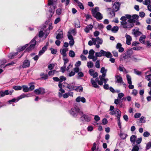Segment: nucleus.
<instances>
[{
  "label": "nucleus",
  "mask_w": 151,
  "mask_h": 151,
  "mask_svg": "<svg viewBox=\"0 0 151 151\" xmlns=\"http://www.w3.org/2000/svg\"><path fill=\"white\" fill-rule=\"evenodd\" d=\"M70 112V114L75 117H77L78 114L81 115L83 114V112L77 106L72 108Z\"/></svg>",
  "instance_id": "nucleus-1"
},
{
  "label": "nucleus",
  "mask_w": 151,
  "mask_h": 151,
  "mask_svg": "<svg viewBox=\"0 0 151 151\" xmlns=\"http://www.w3.org/2000/svg\"><path fill=\"white\" fill-rule=\"evenodd\" d=\"M57 0H48L47 5L50 6L49 12L51 14H52L54 12L55 9L56 8V5Z\"/></svg>",
  "instance_id": "nucleus-2"
},
{
  "label": "nucleus",
  "mask_w": 151,
  "mask_h": 151,
  "mask_svg": "<svg viewBox=\"0 0 151 151\" xmlns=\"http://www.w3.org/2000/svg\"><path fill=\"white\" fill-rule=\"evenodd\" d=\"M99 8L96 7L92 10V14L93 16L98 19L101 20L103 18V16L101 14L98 12Z\"/></svg>",
  "instance_id": "nucleus-3"
},
{
  "label": "nucleus",
  "mask_w": 151,
  "mask_h": 151,
  "mask_svg": "<svg viewBox=\"0 0 151 151\" xmlns=\"http://www.w3.org/2000/svg\"><path fill=\"white\" fill-rule=\"evenodd\" d=\"M95 56L96 57H101L102 56H105L108 58L112 57L111 53L109 52H106L103 50H101L99 52H96L95 53Z\"/></svg>",
  "instance_id": "nucleus-4"
},
{
  "label": "nucleus",
  "mask_w": 151,
  "mask_h": 151,
  "mask_svg": "<svg viewBox=\"0 0 151 151\" xmlns=\"http://www.w3.org/2000/svg\"><path fill=\"white\" fill-rule=\"evenodd\" d=\"M120 23L121 26L125 29L131 28L134 26V24L129 22V20L127 21H121Z\"/></svg>",
  "instance_id": "nucleus-5"
},
{
  "label": "nucleus",
  "mask_w": 151,
  "mask_h": 151,
  "mask_svg": "<svg viewBox=\"0 0 151 151\" xmlns=\"http://www.w3.org/2000/svg\"><path fill=\"white\" fill-rule=\"evenodd\" d=\"M115 78H116L115 82L116 83H122L124 86V87H125L126 86V84L123 81V80L122 77L119 75H116L115 76Z\"/></svg>",
  "instance_id": "nucleus-6"
},
{
  "label": "nucleus",
  "mask_w": 151,
  "mask_h": 151,
  "mask_svg": "<svg viewBox=\"0 0 151 151\" xmlns=\"http://www.w3.org/2000/svg\"><path fill=\"white\" fill-rule=\"evenodd\" d=\"M81 116L80 118L82 119V121L85 120L86 122H89L91 120V116L87 114H81Z\"/></svg>",
  "instance_id": "nucleus-7"
},
{
  "label": "nucleus",
  "mask_w": 151,
  "mask_h": 151,
  "mask_svg": "<svg viewBox=\"0 0 151 151\" xmlns=\"http://www.w3.org/2000/svg\"><path fill=\"white\" fill-rule=\"evenodd\" d=\"M34 92L37 95H42L43 94L45 93V90L43 88H40L38 89H35Z\"/></svg>",
  "instance_id": "nucleus-8"
},
{
  "label": "nucleus",
  "mask_w": 151,
  "mask_h": 151,
  "mask_svg": "<svg viewBox=\"0 0 151 151\" xmlns=\"http://www.w3.org/2000/svg\"><path fill=\"white\" fill-rule=\"evenodd\" d=\"M121 4L118 2H116L112 6V10L116 12L118 11L120 7Z\"/></svg>",
  "instance_id": "nucleus-9"
},
{
  "label": "nucleus",
  "mask_w": 151,
  "mask_h": 151,
  "mask_svg": "<svg viewBox=\"0 0 151 151\" xmlns=\"http://www.w3.org/2000/svg\"><path fill=\"white\" fill-rule=\"evenodd\" d=\"M139 18V16L138 15L134 14L132 16V19L129 20V21L134 24L136 21H138Z\"/></svg>",
  "instance_id": "nucleus-10"
},
{
  "label": "nucleus",
  "mask_w": 151,
  "mask_h": 151,
  "mask_svg": "<svg viewBox=\"0 0 151 151\" xmlns=\"http://www.w3.org/2000/svg\"><path fill=\"white\" fill-rule=\"evenodd\" d=\"M30 62L27 60H25L24 61L22 65L23 68H26L29 67L30 66Z\"/></svg>",
  "instance_id": "nucleus-11"
},
{
  "label": "nucleus",
  "mask_w": 151,
  "mask_h": 151,
  "mask_svg": "<svg viewBox=\"0 0 151 151\" xmlns=\"http://www.w3.org/2000/svg\"><path fill=\"white\" fill-rule=\"evenodd\" d=\"M57 35L56 38L58 40H60L63 37V33L62 31L58 30L57 31Z\"/></svg>",
  "instance_id": "nucleus-12"
},
{
  "label": "nucleus",
  "mask_w": 151,
  "mask_h": 151,
  "mask_svg": "<svg viewBox=\"0 0 151 151\" xmlns=\"http://www.w3.org/2000/svg\"><path fill=\"white\" fill-rule=\"evenodd\" d=\"M125 37L126 38V43L128 45H130L131 44V41L132 40L131 37L127 34H126Z\"/></svg>",
  "instance_id": "nucleus-13"
},
{
  "label": "nucleus",
  "mask_w": 151,
  "mask_h": 151,
  "mask_svg": "<svg viewBox=\"0 0 151 151\" xmlns=\"http://www.w3.org/2000/svg\"><path fill=\"white\" fill-rule=\"evenodd\" d=\"M68 51V48H65L60 50V52L63 55V57H65L67 55L66 52Z\"/></svg>",
  "instance_id": "nucleus-14"
},
{
  "label": "nucleus",
  "mask_w": 151,
  "mask_h": 151,
  "mask_svg": "<svg viewBox=\"0 0 151 151\" xmlns=\"http://www.w3.org/2000/svg\"><path fill=\"white\" fill-rule=\"evenodd\" d=\"M120 58V60L121 61L125 60L129 58L125 52L121 55Z\"/></svg>",
  "instance_id": "nucleus-15"
},
{
  "label": "nucleus",
  "mask_w": 151,
  "mask_h": 151,
  "mask_svg": "<svg viewBox=\"0 0 151 151\" xmlns=\"http://www.w3.org/2000/svg\"><path fill=\"white\" fill-rule=\"evenodd\" d=\"M76 101L78 102H80L81 101L83 103H84L86 102V100L84 97H82L81 98V96H79L76 99Z\"/></svg>",
  "instance_id": "nucleus-16"
},
{
  "label": "nucleus",
  "mask_w": 151,
  "mask_h": 151,
  "mask_svg": "<svg viewBox=\"0 0 151 151\" xmlns=\"http://www.w3.org/2000/svg\"><path fill=\"white\" fill-rule=\"evenodd\" d=\"M93 28V25L91 24H90L87 25L86 27L84 29V30L86 33H88L89 32L90 30L92 29Z\"/></svg>",
  "instance_id": "nucleus-17"
},
{
  "label": "nucleus",
  "mask_w": 151,
  "mask_h": 151,
  "mask_svg": "<svg viewBox=\"0 0 151 151\" xmlns=\"http://www.w3.org/2000/svg\"><path fill=\"white\" fill-rule=\"evenodd\" d=\"M47 46H45L43 47L42 49L40 50L38 54V55L40 56L42 55L47 50Z\"/></svg>",
  "instance_id": "nucleus-18"
},
{
  "label": "nucleus",
  "mask_w": 151,
  "mask_h": 151,
  "mask_svg": "<svg viewBox=\"0 0 151 151\" xmlns=\"http://www.w3.org/2000/svg\"><path fill=\"white\" fill-rule=\"evenodd\" d=\"M125 53L129 58H131V57L133 53L132 49H128L127 51L125 52Z\"/></svg>",
  "instance_id": "nucleus-19"
},
{
  "label": "nucleus",
  "mask_w": 151,
  "mask_h": 151,
  "mask_svg": "<svg viewBox=\"0 0 151 151\" xmlns=\"http://www.w3.org/2000/svg\"><path fill=\"white\" fill-rule=\"evenodd\" d=\"M91 82L93 87L96 88H99V86L94 81L93 79H91Z\"/></svg>",
  "instance_id": "nucleus-20"
},
{
  "label": "nucleus",
  "mask_w": 151,
  "mask_h": 151,
  "mask_svg": "<svg viewBox=\"0 0 151 151\" xmlns=\"http://www.w3.org/2000/svg\"><path fill=\"white\" fill-rule=\"evenodd\" d=\"M133 31L134 32V35L136 37L142 34L141 32L138 30L134 29L133 30Z\"/></svg>",
  "instance_id": "nucleus-21"
},
{
  "label": "nucleus",
  "mask_w": 151,
  "mask_h": 151,
  "mask_svg": "<svg viewBox=\"0 0 151 151\" xmlns=\"http://www.w3.org/2000/svg\"><path fill=\"white\" fill-rule=\"evenodd\" d=\"M136 139L137 137L135 135H132L131 136L130 138V141L132 142L133 143V144H134Z\"/></svg>",
  "instance_id": "nucleus-22"
},
{
  "label": "nucleus",
  "mask_w": 151,
  "mask_h": 151,
  "mask_svg": "<svg viewBox=\"0 0 151 151\" xmlns=\"http://www.w3.org/2000/svg\"><path fill=\"white\" fill-rule=\"evenodd\" d=\"M146 36L145 35H142L141 36L139 39V41L141 43L144 44L145 43V39Z\"/></svg>",
  "instance_id": "nucleus-23"
},
{
  "label": "nucleus",
  "mask_w": 151,
  "mask_h": 151,
  "mask_svg": "<svg viewBox=\"0 0 151 151\" xmlns=\"http://www.w3.org/2000/svg\"><path fill=\"white\" fill-rule=\"evenodd\" d=\"M131 59L134 62H137L139 60V59L137 58V56L136 55L132 56L131 57Z\"/></svg>",
  "instance_id": "nucleus-24"
},
{
  "label": "nucleus",
  "mask_w": 151,
  "mask_h": 151,
  "mask_svg": "<svg viewBox=\"0 0 151 151\" xmlns=\"http://www.w3.org/2000/svg\"><path fill=\"white\" fill-rule=\"evenodd\" d=\"M116 111L117 112V114L116 116V117H117V119L118 120H120V118L121 116V112L118 109H116Z\"/></svg>",
  "instance_id": "nucleus-25"
},
{
  "label": "nucleus",
  "mask_w": 151,
  "mask_h": 151,
  "mask_svg": "<svg viewBox=\"0 0 151 151\" xmlns=\"http://www.w3.org/2000/svg\"><path fill=\"white\" fill-rule=\"evenodd\" d=\"M37 37V36H36L30 42V44H31L32 45H34V46H35L36 42L35 39Z\"/></svg>",
  "instance_id": "nucleus-26"
},
{
  "label": "nucleus",
  "mask_w": 151,
  "mask_h": 151,
  "mask_svg": "<svg viewBox=\"0 0 151 151\" xmlns=\"http://www.w3.org/2000/svg\"><path fill=\"white\" fill-rule=\"evenodd\" d=\"M126 77L128 84H132V82L131 76L128 74H127L126 76Z\"/></svg>",
  "instance_id": "nucleus-27"
},
{
  "label": "nucleus",
  "mask_w": 151,
  "mask_h": 151,
  "mask_svg": "<svg viewBox=\"0 0 151 151\" xmlns=\"http://www.w3.org/2000/svg\"><path fill=\"white\" fill-rule=\"evenodd\" d=\"M23 91L25 92H28L29 91V88L26 86L23 85L22 86Z\"/></svg>",
  "instance_id": "nucleus-28"
},
{
  "label": "nucleus",
  "mask_w": 151,
  "mask_h": 151,
  "mask_svg": "<svg viewBox=\"0 0 151 151\" xmlns=\"http://www.w3.org/2000/svg\"><path fill=\"white\" fill-rule=\"evenodd\" d=\"M76 3L77 4L78 6L79 7L80 9H84V7L82 4L78 1H77Z\"/></svg>",
  "instance_id": "nucleus-29"
},
{
  "label": "nucleus",
  "mask_w": 151,
  "mask_h": 151,
  "mask_svg": "<svg viewBox=\"0 0 151 151\" xmlns=\"http://www.w3.org/2000/svg\"><path fill=\"white\" fill-rule=\"evenodd\" d=\"M119 28L117 26H114L111 29L112 32L114 33L116 32L118 30Z\"/></svg>",
  "instance_id": "nucleus-30"
},
{
  "label": "nucleus",
  "mask_w": 151,
  "mask_h": 151,
  "mask_svg": "<svg viewBox=\"0 0 151 151\" xmlns=\"http://www.w3.org/2000/svg\"><path fill=\"white\" fill-rule=\"evenodd\" d=\"M69 55L70 57L73 58L75 56V53L73 51L70 50L69 52Z\"/></svg>",
  "instance_id": "nucleus-31"
},
{
  "label": "nucleus",
  "mask_w": 151,
  "mask_h": 151,
  "mask_svg": "<svg viewBox=\"0 0 151 151\" xmlns=\"http://www.w3.org/2000/svg\"><path fill=\"white\" fill-rule=\"evenodd\" d=\"M30 46L26 49V51H28L30 50H31L33 49H34L35 47L34 45H32L31 44H30Z\"/></svg>",
  "instance_id": "nucleus-32"
},
{
  "label": "nucleus",
  "mask_w": 151,
  "mask_h": 151,
  "mask_svg": "<svg viewBox=\"0 0 151 151\" xmlns=\"http://www.w3.org/2000/svg\"><path fill=\"white\" fill-rule=\"evenodd\" d=\"M68 89L70 90V91L76 89H77L76 87L73 85H72L71 84H69V86Z\"/></svg>",
  "instance_id": "nucleus-33"
},
{
  "label": "nucleus",
  "mask_w": 151,
  "mask_h": 151,
  "mask_svg": "<svg viewBox=\"0 0 151 151\" xmlns=\"http://www.w3.org/2000/svg\"><path fill=\"white\" fill-rule=\"evenodd\" d=\"M139 149V147L138 145H135L133 146L132 151H138Z\"/></svg>",
  "instance_id": "nucleus-34"
},
{
  "label": "nucleus",
  "mask_w": 151,
  "mask_h": 151,
  "mask_svg": "<svg viewBox=\"0 0 151 151\" xmlns=\"http://www.w3.org/2000/svg\"><path fill=\"white\" fill-rule=\"evenodd\" d=\"M97 42L99 44L101 45L103 42V40L101 39L99 37H97Z\"/></svg>",
  "instance_id": "nucleus-35"
},
{
  "label": "nucleus",
  "mask_w": 151,
  "mask_h": 151,
  "mask_svg": "<svg viewBox=\"0 0 151 151\" xmlns=\"http://www.w3.org/2000/svg\"><path fill=\"white\" fill-rule=\"evenodd\" d=\"M29 85L30 86L29 88V90L31 91H32L35 88V86L34 85V83H30Z\"/></svg>",
  "instance_id": "nucleus-36"
},
{
  "label": "nucleus",
  "mask_w": 151,
  "mask_h": 151,
  "mask_svg": "<svg viewBox=\"0 0 151 151\" xmlns=\"http://www.w3.org/2000/svg\"><path fill=\"white\" fill-rule=\"evenodd\" d=\"M87 66L89 68H92L93 66V64L91 61H89L87 63Z\"/></svg>",
  "instance_id": "nucleus-37"
},
{
  "label": "nucleus",
  "mask_w": 151,
  "mask_h": 151,
  "mask_svg": "<svg viewBox=\"0 0 151 151\" xmlns=\"http://www.w3.org/2000/svg\"><path fill=\"white\" fill-rule=\"evenodd\" d=\"M17 54V52L11 53L9 55L8 57L10 58H12L13 57L16 55Z\"/></svg>",
  "instance_id": "nucleus-38"
},
{
  "label": "nucleus",
  "mask_w": 151,
  "mask_h": 151,
  "mask_svg": "<svg viewBox=\"0 0 151 151\" xmlns=\"http://www.w3.org/2000/svg\"><path fill=\"white\" fill-rule=\"evenodd\" d=\"M60 82H59L62 83L63 81H65L66 80V78L63 76H62L60 77Z\"/></svg>",
  "instance_id": "nucleus-39"
},
{
  "label": "nucleus",
  "mask_w": 151,
  "mask_h": 151,
  "mask_svg": "<svg viewBox=\"0 0 151 151\" xmlns=\"http://www.w3.org/2000/svg\"><path fill=\"white\" fill-rule=\"evenodd\" d=\"M55 71L56 70H50L49 72L48 73V75L50 76L53 75L55 73Z\"/></svg>",
  "instance_id": "nucleus-40"
},
{
  "label": "nucleus",
  "mask_w": 151,
  "mask_h": 151,
  "mask_svg": "<svg viewBox=\"0 0 151 151\" xmlns=\"http://www.w3.org/2000/svg\"><path fill=\"white\" fill-rule=\"evenodd\" d=\"M13 88L16 90H19L22 89V87L19 86H14Z\"/></svg>",
  "instance_id": "nucleus-41"
},
{
  "label": "nucleus",
  "mask_w": 151,
  "mask_h": 151,
  "mask_svg": "<svg viewBox=\"0 0 151 151\" xmlns=\"http://www.w3.org/2000/svg\"><path fill=\"white\" fill-rule=\"evenodd\" d=\"M95 67L98 68H100V61L99 60H97L96 61L95 63Z\"/></svg>",
  "instance_id": "nucleus-42"
},
{
  "label": "nucleus",
  "mask_w": 151,
  "mask_h": 151,
  "mask_svg": "<svg viewBox=\"0 0 151 151\" xmlns=\"http://www.w3.org/2000/svg\"><path fill=\"white\" fill-rule=\"evenodd\" d=\"M145 78L148 81L151 80V74H149L148 75H147L145 76Z\"/></svg>",
  "instance_id": "nucleus-43"
},
{
  "label": "nucleus",
  "mask_w": 151,
  "mask_h": 151,
  "mask_svg": "<svg viewBox=\"0 0 151 151\" xmlns=\"http://www.w3.org/2000/svg\"><path fill=\"white\" fill-rule=\"evenodd\" d=\"M134 73L136 75H140L142 73L140 71L136 69H134Z\"/></svg>",
  "instance_id": "nucleus-44"
},
{
  "label": "nucleus",
  "mask_w": 151,
  "mask_h": 151,
  "mask_svg": "<svg viewBox=\"0 0 151 151\" xmlns=\"http://www.w3.org/2000/svg\"><path fill=\"white\" fill-rule=\"evenodd\" d=\"M55 66L54 64H50L48 66V68L49 70H51L53 69Z\"/></svg>",
  "instance_id": "nucleus-45"
},
{
  "label": "nucleus",
  "mask_w": 151,
  "mask_h": 151,
  "mask_svg": "<svg viewBox=\"0 0 151 151\" xmlns=\"http://www.w3.org/2000/svg\"><path fill=\"white\" fill-rule=\"evenodd\" d=\"M151 2V0H145L143 2V3L145 5H147L148 4H150Z\"/></svg>",
  "instance_id": "nucleus-46"
},
{
  "label": "nucleus",
  "mask_w": 151,
  "mask_h": 151,
  "mask_svg": "<svg viewBox=\"0 0 151 151\" xmlns=\"http://www.w3.org/2000/svg\"><path fill=\"white\" fill-rule=\"evenodd\" d=\"M145 117L142 116L140 119H139V120L140 121V123H145Z\"/></svg>",
  "instance_id": "nucleus-47"
},
{
  "label": "nucleus",
  "mask_w": 151,
  "mask_h": 151,
  "mask_svg": "<svg viewBox=\"0 0 151 151\" xmlns=\"http://www.w3.org/2000/svg\"><path fill=\"white\" fill-rule=\"evenodd\" d=\"M56 14L59 15H60L62 13V10L61 9L59 8L57 9L56 11Z\"/></svg>",
  "instance_id": "nucleus-48"
},
{
  "label": "nucleus",
  "mask_w": 151,
  "mask_h": 151,
  "mask_svg": "<svg viewBox=\"0 0 151 151\" xmlns=\"http://www.w3.org/2000/svg\"><path fill=\"white\" fill-rule=\"evenodd\" d=\"M50 50L51 51V53L53 54H55L56 53L57 50H56L55 49L52 48H51L50 49Z\"/></svg>",
  "instance_id": "nucleus-49"
},
{
  "label": "nucleus",
  "mask_w": 151,
  "mask_h": 151,
  "mask_svg": "<svg viewBox=\"0 0 151 151\" xmlns=\"http://www.w3.org/2000/svg\"><path fill=\"white\" fill-rule=\"evenodd\" d=\"M139 15L140 17L143 18L145 17V14L144 12H139Z\"/></svg>",
  "instance_id": "nucleus-50"
},
{
  "label": "nucleus",
  "mask_w": 151,
  "mask_h": 151,
  "mask_svg": "<svg viewBox=\"0 0 151 151\" xmlns=\"http://www.w3.org/2000/svg\"><path fill=\"white\" fill-rule=\"evenodd\" d=\"M107 71V70L106 69H105L104 67L101 68V73H106Z\"/></svg>",
  "instance_id": "nucleus-51"
},
{
  "label": "nucleus",
  "mask_w": 151,
  "mask_h": 151,
  "mask_svg": "<svg viewBox=\"0 0 151 151\" xmlns=\"http://www.w3.org/2000/svg\"><path fill=\"white\" fill-rule=\"evenodd\" d=\"M28 44H27L25 45L23 47H22L21 48L19 49V50L20 51H22L24 50L26 47H27L28 46Z\"/></svg>",
  "instance_id": "nucleus-52"
},
{
  "label": "nucleus",
  "mask_w": 151,
  "mask_h": 151,
  "mask_svg": "<svg viewBox=\"0 0 151 151\" xmlns=\"http://www.w3.org/2000/svg\"><path fill=\"white\" fill-rule=\"evenodd\" d=\"M25 94H23L20 95L19 97H18L17 99V101H18L19 99H21L22 98H25Z\"/></svg>",
  "instance_id": "nucleus-53"
},
{
  "label": "nucleus",
  "mask_w": 151,
  "mask_h": 151,
  "mask_svg": "<svg viewBox=\"0 0 151 151\" xmlns=\"http://www.w3.org/2000/svg\"><path fill=\"white\" fill-rule=\"evenodd\" d=\"M124 66L122 65H119V70L121 72H123L124 70Z\"/></svg>",
  "instance_id": "nucleus-54"
},
{
  "label": "nucleus",
  "mask_w": 151,
  "mask_h": 151,
  "mask_svg": "<svg viewBox=\"0 0 151 151\" xmlns=\"http://www.w3.org/2000/svg\"><path fill=\"white\" fill-rule=\"evenodd\" d=\"M142 137H140L137 138L136 140V143L137 144H139L142 142Z\"/></svg>",
  "instance_id": "nucleus-55"
},
{
  "label": "nucleus",
  "mask_w": 151,
  "mask_h": 151,
  "mask_svg": "<svg viewBox=\"0 0 151 151\" xmlns=\"http://www.w3.org/2000/svg\"><path fill=\"white\" fill-rule=\"evenodd\" d=\"M151 147V142H150L148 143L146 147V148L147 150L150 149Z\"/></svg>",
  "instance_id": "nucleus-56"
},
{
  "label": "nucleus",
  "mask_w": 151,
  "mask_h": 151,
  "mask_svg": "<svg viewBox=\"0 0 151 151\" xmlns=\"http://www.w3.org/2000/svg\"><path fill=\"white\" fill-rule=\"evenodd\" d=\"M141 115V114L139 113H137L134 115V117L136 118H139Z\"/></svg>",
  "instance_id": "nucleus-57"
},
{
  "label": "nucleus",
  "mask_w": 151,
  "mask_h": 151,
  "mask_svg": "<svg viewBox=\"0 0 151 151\" xmlns=\"http://www.w3.org/2000/svg\"><path fill=\"white\" fill-rule=\"evenodd\" d=\"M115 12H116L114 11V10H112V11L111 12H109V14L111 15V17H113L115 16Z\"/></svg>",
  "instance_id": "nucleus-58"
},
{
  "label": "nucleus",
  "mask_w": 151,
  "mask_h": 151,
  "mask_svg": "<svg viewBox=\"0 0 151 151\" xmlns=\"http://www.w3.org/2000/svg\"><path fill=\"white\" fill-rule=\"evenodd\" d=\"M41 76H42V79H44V80L47 79L48 78V76L46 74H42V75H41Z\"/></svg>",
  "instance_id": "nucleus-59"
},
{
  "label": "nucleus",
  "mask_w": 151,
  "mask_h": 151,
  "mask_svg": "<svg viewBox=\"0 0 151 151\" xmlns=\"http://www.w3.org/2000/svg\"><path fill=\"white\" fill-rule=\"evenodd\" d=\"M63 59L64 61V65H66V64L69 62V60L68 58H66L65 57H63Z\"/></svg>",
  "instance_id": "nucleus-60"
},
{
  "label": "nucleus",
  "mask_w": 151,
  "mask_h": 151,
  "mask_svg": "<svg viewBox=\"0 0 151 151\" xmlns=\"http://www.w3.org/2000/svg\"><path fill=\"white\" fill-rule=\"evenodd\" d=\"M150 133L147 131L144 132L143 133V136L145 137H148L150 136Z\"/></svg>",
  "instance_id": "nucleus-61"
},
{
  "label": "nucleus",
  "mask_w": 151,
  "mask_h": 151,
  "mask_svg": "<svg viewBox=\"0 0 151 151\" xmlns=\"http://www.w3.org/2000/svg\"><path fill=\"white\" fill-rule=\"evenodd\" d=\"M112 53L114 57H117L118 56V53L117 51L115 50H114L112 51Z\"/></svg>",
  "instance_id": "nucleus-62"
},
{
  "label": "nucleus",
  "mask_w": 151,
  "mask_h": 151,
  "mask_svg": "<svg viewBox=\"0 0 151 151\" xmlns=\"http://www.w3.org/2000/svg\"><path fill=\"white\" fill-rule=\"evenodd\" d=\"M94 119L96 122H97L100 120V118L98 116L96 115L94 116Z\"/></svg>",
  "instance_id": "nucleus-63"
},
{
  "label": "nucleus",
  "mask_w": 151,
  "mask_h": 151,
  "mask_svg": "<svg viewBox=\"0 0 151 151\" xmlns=\"http://www.w3.org/2000/svg\"><path fill=\"white\" fill-rule=\"evenodd\" d=\"M80 58L82 60H87L86 57L83 55H81Z\"/></svg>",
  "instance_id": "nucleus-64"
}]
</instances>
